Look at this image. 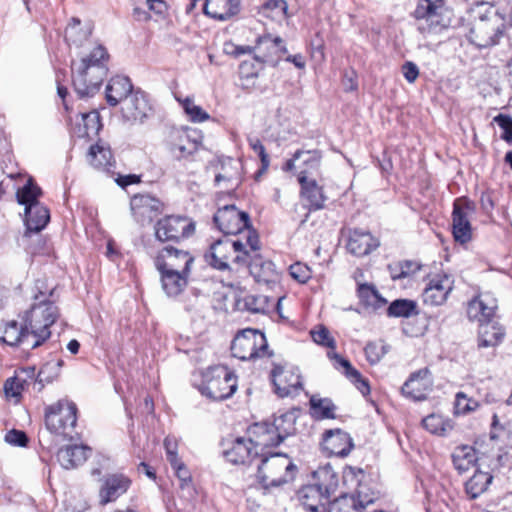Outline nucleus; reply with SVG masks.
<instances>
[{
    "label": "nucleus",
    "mask_w": 512,
    "mask_h": 512,
    "mask_svg": "<svg viewBox=\"0 0 512 512\" xmlns=\"http://www.w3.org/2000/svg\"><path fill=\"white\" fill-rule=\"evenodd\" d=\"M271 379L276 394L282 398L298 395L303 388L301 375L297 368H286L285 366L274 364L271 371Z\"/></svg>",
    "instance_id": "obj_14"
},
{
    "label": "nucleus",
    "mask_w": 512,
    "mask_h": 512,
    "mask_svg": "<svg viewBox=\"0 0 512 512\" xmlns=\"http://www.w3.org/2000/svg\"><path fill=\"white\" fill-rule=\"evenodd\" d=\"M358 296L364 305L374 309H379L387 303L376 288L368 284H361L358 287Z\"/></svg>",
    "instance_id": "obj_46"
},
{
    "label": "nucleus",
    "mask_w": 512,
    "mask_h": 512,
    "mask_svg": "<svg viewBox=\"0 0 512 512\" xmlns=\"http://www.w3.org/2000/svg\"><path fill=\"white\" fill-rule=\"evenodd\" d=\"M267 349L265 335L250 328L238 332L230 346L232 356L243 361L264 357L268 354Z\"/></svg>",
    "instance_id": "obj_9"
},
{
    "label": "nucleus",
    "mask_w": 512,
    "mask_h": 512,
    "mask_svg": "<svg viewBox=\"0 0 512 512\" xmlns=\"http://www.w3.org/2000/svg\"><path fill=\"white\" fill-rule=\"evenodd\" d=\"M453 289V280L447 275L433 277L422 293L425 304L439 306L446 302Z\"/></svg>",
    "instance_id": "obj_21"
},
{
    "label": "nucleus",
    "mask_w": 512,
    "mask_h": 512,
    "mask_svg": "<svg viewBox=\"0 0 512 512\" xmlns=\"http://www.w3.org/2000/svg\"><path fill=\"white\" fill-rule=\"evenodd\" d=\"M91 449L85 445H71L59 449L57 453V460L60 465L65 469H72L83 464Z\"/></svg>",
    "instance_id": "obj_30"
},
{
    "label": "nucleus",
    "mask_w": 512,
    "mask_h": 512,
    "mask_svg": "<svg viewBox=\"0 0 512 512\" xmlns=\"http://www.w3.org/2000/svg\"><path fill=\"white\" fill-rule=\"evenodd\" d=\"M175 471L177 478L180 481V488L192 489V476L190 471L184 465L181 460H178L176 464H170Z\"/></svg>",
    "instance_id": "obj_56"
},
{
    "label": "nucleus",
    "mask_w": 512,
    "mask_h": 512,
    "mask_svg": "<svg viewBox=\"0 0 512 512\" xmlns=\"http://www.w3.org/2000/svg\"><path fill=\"white\" fill-rule=\"evenodd\" d=\"M494 122L504 131L502 138L507 141H512V117L505 114H499L494 117Z\"/></svg>",
    "instance_id": "obj_59"
},
{
    "label": "nucleus",
    "mask_w": 512,
    "mask_h": 512,
    "mask_svg": "<svg viewBox=\"0 0 512 512\" xmlns=\"http://www.w3.org/2000/svg\"><path fill=\"white\" fill-rule=\"evenodd\" d=\"M78 136L92 137L98 134L102 127L100 114L96 110L81 114V123L78 124Z\"/></svg>",
    "instance_id": "obj_41"
},
{
    "label": "nucleus",
    "mask_w": 512,
    "mask_h": 512,
    "mask_svg": "<svg viewBox=\"0 0 512 512\" xmlns=\"http://www.w3.org/2000/svg\"><path fill=\"white\" fill-rule=\"evenodd\" d=\"M222 239L213 241L204 254V260L208 266L213 269H224V253L222 249Z\"/></svg>",
    "instance_id": "obj_49"
},
{
    "label": "nucleus",
    "mask_w": 512,
    "mask_h": 512,
    "mask_svg": "<svg viewBox=\"0 0 512 512\" xmlns=\"http://www.w3.org/2000/svg\"><path fill=\"white\" fill-rule=\"evenodd\" d=\"M357 506L361 507V512H363V509L374 502V497L369 495L365 490L362 484H359V487L356 491L355 496Z\"/></svg>",
    "instance_id": "obj_64"
},
{
    "label": "nucleus",
    "mask_w": 512,
    "mask_h": 512,
    "mask_svg": "<svg viewBox=\"0 0 512 512\" xmlns=\"http://www.w3.org/2000/svg\"><path fill=\"white\" fill-rule=\"evenodd\" d=\"M479 407L478 401L468 398L464 392H458L455 396V414H467Z\"/></svg>",
    "instance_id": "obj_52"
},
{
    "label": "nucleus",
    "mask_w": 512,
    "mask_h": 512,
    "mask_svg": "<svg viewBox=\"0 0 512 512\" xmlns=\"http://www.w3.org/2000/svg\"><path fill=\"white\" fill-rule=\"evenodd\" d=\"M291 277L299 283H306L312 276L311 269L304 263H294L289 267Z\"/></svg>",
    "instance_id": "obj_57"
},
{
    "label": "nucleus",
    "mask_w": 512,
    "mask_h": 512,
    "mask_svg": "<svg viewBox=\"0 0 512 512\" xmlns=\"http://www.w3.org/2000/svg\"><path fill=\"white\" fill-rule=\"evenodd\" d=\"M176 99L181 104L185 114L190 121L200 123L209 119V114L205 112L200 106L196 105L192 98L186 97L181 99L177 97Z\"/></svg>",
    "instance_id": "obj_51"
},
{
    "label": "nucleus",
    "mask_w": 512,
    "mask_h": 512,
    "mask_svg": "<svg viewBox=\"0 0 512 512\" xmlns=\"http://www.w3.org/2000/svg\"><path fill=\"white\" fill-rule=\"evenodd\" d=\"M88 160L95 168L105 169L111 165V150L101 144L92 145L88 152Z\"/></svg>",
    "instance_id": "obj_45"
},
{
    "label": "nucleus",
    "mask_w": 512,
    "mask_h": 512,
    "mask_svg": "<svg viewBox=\"0 0 512 512\" xmlns=\"http://www.w3.org/2000/svg\"><path fill=\"white\" fill-rule=\"evenodd\" d=\"M250 272L257 282L270 283L276 278L274 264L270 261L261 262L258 264L254 262L250 265Z\"/></svg>",
    "instance_id": "obj_50"
},
{
    "label": "nucleus",
    "mask_w": 512,
    "mask_h": 512,
    "mask_svg": "<svg viewBox=\"0 0 512 512\" xmlns=\"http://www.w3.org/2000/svg\"><path fill=\"white\" fill-rule=\"evenodd\" d=\"M322 446L330 456L346 457L354 444L347 432L335 429L324 433Z\"/></svg>",
    "instance_id": "obj_22"
},
{
    "label": "nucleus",
    "mask_w": 512,
    "mask_h": 512,
    "mask_svg": "<svg viewBox=\"0 0 512 512\" xmlns=\"http://www.w3.org/2000/svg\"><path fill=\"white\" fill-rule=\"evenodd\" d=\"M475 212V205L466 198H457L453 203L452 233L456 242L465 244L472 239L470 217Z\"/></svg>",
    "instance_id": "obj_12"
},
{
    "label": "nucleus",
    "mask_w": 512,
    "mask_h": 512,
    "mask_svg": "<svg viewBox=\"0 0 512 512\" xmlns=\"http://www.w3.org/2000/svg\"><path fill=\"white\" fill-rule=\"evenodd\" d=\"M367 361L371 365L377 364L387 353L386 346L382 342H369L364 348Z\"/></svg>",
    "instance_id": "obj_53"
},
{
    "label": "nucleus",
    "mask_w": 512,
    "mask_h": 512,
    "mask_svg": "<svg viewBox=\"0 0 512 512\" xmlns=\"http://www.w3.org/2000/svg\"><path fill=\"white\" fill-rule=\"evenodd\" d=\"M58 317V308L50 300L35 303L19 318H23L27 330L32 338L30 349L41 346L51 335L50 327Z\"/></svg>",
    "instance_id": "obj_3"
},
{
    "label": "nucleus",
    "mask_w": 512,
    "mask_h": 512,
    "mask_svg": "<svg viewBox=\"0 0 512 512\" xmlns=\"http://www.w3.org/2000/svg\"><path fill=\"white\" fill-rule=\"evenodd\" d=\"M422 424L427 431L439 436H444L453 429L449 420H446L441 415L437 414L427 416L423 419Z\"/></svg>",
    "instance_id": "obj_48"
},
{
    "label": "nucleus",
    "mask_w": 512,
    "mask_h": 512,
    "mask_svg": "<svg viewBox=\"0 0 512 512\" xmlns=\"http://www.w3.org/2000/svg\"><path fill=\"white\" fill-rule=\"evenodd\" d=\"M252 52L263 65L276 67L282 56L287 53V48L281 37L264 34L256 39L255 46H238L232 53L239 56Z\"/></svg>",
    "instance_id": "obj_8"
},
{
    "label": "nucleus",
    "mask_w": 512,
    "mask_h": 512,
    "mask_svg": "<svg viewBox=\"0 0 512 512\" xmlns=\"http://www.w3.org/2000/svg\"><path fill=\"white\" fill-rule=\"evenodd\" d=\"M130 208L134 219L145 225L160 213L162 204L159 199L149 194H138L132 197Z\"/></svg>",
    "instance_id": "obj_18"
},
{
    "label": "nucleus",
    "mask_w": 512,
    "mask_h": 512,
    "mask_svg": "<svg viewBox=\"0 0 512 512\" xmlns=\"http://www.w3.org/2000/svg\"><path fill=\"white\" fill-rule=\"evenodd\" d=\"M235 308L238 311L264 314L269 310V300L264 295L246 294L244 297L235 300Z\"/></svg>",
    "instance_id": "obj_37"
},
{
    "label": "nucleus",
    "mask_w": 512,
    "mask_h": 512,
    "mask_svg": "<svg viewBox=\"0 0 512 512\" xmlns=\"http://www.w3.org/2000/svg\"><path fill=\"white\" fill-rule=\"evenodd\" d=\"M419 314L417 303L410 299H396L387 308V315L395 318H409Z\"/></svg>",
    "instance_id": "obj_42"
},
{
    "label": "nucleus",
    "mask_w": 512,
    "mask_h": 512,
    "mask_svg": "<svg viewBox=\"0 0 512 512\" xmlns=\"http://www.w3.org/2000/svg\"><path fill=\"white\" fill-rule=\"evenodd\" d=\"M199 142L188 130L175 129L170 133L169 150L178 160L193 155L198 150Z\"/></svg>",
    "instance_id": "obj_23"
},
{
    "label": "nucleus",
    "mask_w": 512,
    "mask_h": 512,
    "mask_svg": "<svg viewBox=\"0 0 512 512\" xmlns=\"http://www.w3.org/2000/svg\"><path fill=\"white\" fill-rule=\"evenodd\" d=\"M298 413L299 410L292 409L274 417L272 426L277 431L278 436H281L282 442L287 437L295 434Z\"/></svg>",
    "instance_id": "obj_36"
},
{
    "label": "nucleus",
    "mask_w": 512,
    "mask_h": 512,
    "mask_svg": "<svg viewBox=\"0 0 512 512\" xmlns=\"http://www.w3.org/2000/svg\"><path fill=\"white\" fill-rule=\"evenodd\" d=\"M311 336L315 343L335 350V339L330 335L329 330L325 326L320 325L317 329L312 330ZM327 356L329 359L334 360L335 364L344 368L345 376L356 386L362 395L365 396L370 393L368 380L363 378L361 373L356 370L347 359L343 358L335 351H328Z\"/></svg>",
    "instance_id": "obj_7"
},
{
    "label": "nucleus",
    "mask_w": 512,
    "mask_h": 512,
    "mask_svg": "<svg viewBox=\"0 0 512 512\" xmlns=\"http://www.w3.org/2000/svg\"><path fill=\"white\" fill-rule=\"evenodd\" d=\"M253 446L249 444L248 439L238 437L232 442V446L226 450V459L232 464H246L255 455Z\"/></svg>",
    "instance_id": "obj_35"
},
{
    "label": "nucleus",
    "mask_w": 512,
    "mask_h": 512,
    "mask_svg": "<svg viewBox=\"0 0 512 512\" xmlns=\"http://www.w3.org/2000/svg\"><path fill=\"white\" fill-rule=\"evenodd\" d=\"M314 484L306 485L298 492V497L305 509L308 511H317V506L323 504L322 500L326 499L323 492Z\"/></svg>",
    "instance_id": "obj_40"
},
{
    "label": "nucleus",
    "mask_w": 512,
    "mask_h": 512,
    "mask_svg": "<svg viewBox=\"0 0 512 512\" xmlns=\"http://www.w3.org/2000/svg\"><path fill=\"white\" fill-rule=\"evenodd\" d=\"M313 475L314 478L317 479L314 485L320 488L319 490L323 492L326 499H329L338 487V477L336 473L330 466H325L316 470Z\"/></svg>",
    "instance_id": "obj_38"
},
{
    "label": "nucleus",
    "mask_w": 512,
    "mask_h": 512,
    "mask_svg": "<svg viewBox=\"0 0 512 512\" xmlns=\"http://www.w3.org/2000/svg\"><path fill=\"white\" fill-rule=\"evenodd\" d=\"M157 271L162 289L168 297L175 298L186 289L191 272Z\"/></svg>",
    "instance_id": "obj_28"
},
{
    "label": "nucleus",
    "mask_w": 512,
    "mask_h": 512,
    "mask_svg": "<svg viewBox=\"0 0 512 512\" xmlns=\"http://www.w3.org/2000/svg\"><path fill=\"white\" fill-rule=\"evenodd\" d=\"M493 480V476L481 470H476L473 476L466 482V493L475 499L484 493Z\"/></svg>",
    "instance_id": "obj_39"
},
{
    "label": "nucleus",
    "mask_w": 512,
    "mask_h": 512,
    "mask_svg": "<svg viewBox=\"0 0 512 512\" xmlns=\"http://www.w3.org/2000/svg\"><path fill=\"white\" fill-rule=\"evenodd\" d=\"M262 457L258 479L264 489L278 487L294 479L297 467L286 454L273 453Z\"/></svg>",
    "instance_id": "obj_5"
},
{
    "label": "nucleus",
    "mask_w": 512,
    "mask_h": 512,
    "mask_svg": "<svg viewBox=\"0 0 512 512\" xmlns=\"http://www.w3.org/2000/svg\"><path fill=\"white\" fill-rule=\"evenodd\" d=\"M428 373L427 369H421L412 373L409 379L402 386V394L414 401L426 399L431 386Z\"/></svg>",
    "instance_id": "obj_25"
},
{
    "label": "nucleus",
    "mask_w": 512,
    "mask_h": 512,
    "mask_svg": "<svg viewBox=\"0 0 512 512\" xmlns=\"http://www.w3.org/2000/svg\"><path fill=\"white\" fill-rule=\"evenodd\" d=\"M400 273H394L392 271V279H402L407 276H409L412 273H415L420 269L417 263H414L412 261H404L399 263Z\"/></svg>",
    "instance_id": "obj_62"
},
{
    "label": "nucleus",
    "mask_w": 512,
    "mask_h": 512,
    "mask_svg": "<svg viewBox=\"0 0 512 512\" xmlns=\"http://www.w3.org/2000/svg\"><path fill=\"white\" fill-rule=\"evenodd\" d=\"M266 490L262 486L261 488L257 486H250L246 490V502L247 507L251 511L257 510L261 506V500L263 496L266 495Z\"/></svg>",
    "instance_id": "obj_54"
},
{
    "label": "nucleus",
    "mask_w": 512,
    "mask_h": 512,
    "mask_svg": "<svg viewBox=\"0 0 512 512\" xmlns=\"http://www.w3.org/2000/svg\"><path fill=\"white\" fill-rule=\"evenodd\" d=\"M224 374L223 366L209 367L203 373V382L199 386L202 395L212 401H221L224 399L222 388V375Z\"/></svg>",
    "instance_id": "obj_24"
},
{
    "label": "nucleus",
    "mask_w": 512,
    "mask_h": 512,
    "mask_svg": "<svg viewBox=\"0 0 512 512\" xmlns=\"http://www.w3.org/2000/svg\"><path fill=\"white\" fill-rule=\"evenodd\" d=\"M249 146L251 149L257 153V155L260 158L261 161V169L259 170L260 173L265 172L269 165H270V159L269 155L266 153L265 147L257 137H249L248 138Z\"/></svg>",
    "instance_id": "obj_55"
},
{
    "label": "nucleus",
    "mask_w": 512,
    "mask_h": 512,
    "mask_svg": "<svg viewBox=\"0 0 512 512\" xmlns=\"http://www.w3.org/2000/svg\"><path fill=\"white\" fill-rule=\"evenodd\" d=\"M64 365V361L62 359H58L56 361H50L48 363H46L39 371V374H38V378H39V381L42 382V381H49L50 380V377L49 376H46V372L47 371H50V370H54L56 369L55 371V376H57L60 368Z\"/></svg>",
    "instance_id": "obj_63"
},
{
    "label": "nucleus",
    "mask_w": 512,
    "mask_h": 512,
    "mask_svg": "<svg viewBox=\"0 0 512 512\" xmlns=\"http://www.w3.org/2000/svg\"><path fill=\"white\" fill-rule=\"evenodd\" d=\"M193 263L194 257L188 251L172 246L164 247L154 258L156 269L162 271L191 272Z\"/></svg>",
    "instance_id": "obj_13"
},
{
    "label": "nucleus",
    "mask_w": 512,
    "mask_h": 512,
    "mask_svg": "<svg viewBox=\"0 0 512 512\" xmlns=\"http://www.w3.org/2000/svg\"><path fill=\"white\" fill-rule=\"evenodd\" d=\"M474 20L468 33L469 41L479 49L489 48L499 42L505 24L492 7L484 4L473 9Z\"/></svg>",
    "instance_id": "obj_2"
},
{
    "label": "nucleus",
    "mask_w": 512,
    "mask_h": 512,
    "mask_svg": "<svg viewBox=\"0 0 512 512\" xmlns=\"http://www.w3.org/2000/svg\"><path fill=\"white\" fill-rule=\"evenodd\" d=\"M226 222V235L239 234L251 226L249 214L234 204H226Z\"/></svg>",
    "instance_id": "obj_32"
},
{
    "label": "nucleus",
    "mask_w": 512,
    "mask_h": 512,
    "mask_svg": "<svg viewBox=\"0 0 512 512\" xmlns=\"http://www.w3.org/2000/svg\"><path fill=\"white\" fill-rule=\"evenodd\" d=\"M249 444H252L255 455L265 456L264 449L278 446L282 440L277 431L269 423H255L249 430Z\"/></svg>",
    "instance_id": "obj_15"
},
{
    "label": "nucleus",
    "mask_w": 512,
    "mask_h": 512,
    "mask_svg": "<svg viewBox=\"0 0 512 512\" xmlns=\"http://www.w3.org/2000/svg\"><path fill=\"white\" fill-rule=\"evenodd\" d=\"M77 422L76 404L68 400H59L45 409V425L53 434L72 438Z\"/></svg>",
    "instance_id": "obj_6"
},
{
    "label": "nucleus",
    "mask_w": 512,
    "mask_h": 512,
    "mask_svg": "<svg viewBox=\"0 0 512 512\" xmlns=\"http://www.w3.org/2000/svg\"><path fill=\"white\" fill-rule=\"evenodd\" d=\"M310 407L312 415L316 419H334L336 406L329 398H319L313 395L310 398Z\"/></svg>",
    "instance_id": "obj_43"
},
{
    "label": "nucleus",
    "mask_w": 512,
    "mask_h": 512,
    "mask_svg": "<svg viewBox=\"0 0 512 512\" xmlns=\"http://www.w3.org/2000/svg\"><path fill=\"white\" fill-rule=\"evenodd\" d=\"M287 9L288 5L285 0H268L261 6L259 13L274 21H282L286 18Z\"/></svg>",
    "instance_id": "obj_47"
},
{
    "label": "nucleus",
    "mask_w": 512,
    "mask_h": 512,
    "mask_svg": "<svg viewBox=\"0 0 512 512\" xmlns=\"http://www.w3.org/2000/svg\"><path fill=\"white\" fill-rule=\"evenodd\" d=\"M109 55L102 45H98L78 65H72L73 87L80 98L94 96L107 76Z\"/></svg>",
    "instance_id": "obj_1"
},
{
    "label": "nucleus",
    "mask_w": 512,
    "mask_h": 512,
    "mask_svg": "<svg viewBox=\"0 0 512 512\" xmlns=\"http://www.w3.org/2000/svg\"><path fill=\"white\" fill-rule=\"evenodd\" d=\"M263 66L264 65L255 57L250 60L242 61L239 65L238 85L246 90L255 88Z\"/></svg>",
    "instance_id": "obj_33"
},
{
    "label": "nucleus",
    "mask_w": 512,
    "mask_h": 512,
    "mask_svg": "<svg viewBox=\"0 0 512 512\" xmlns=\"http://www.w3.org/2000/svg\"><path fill=\"white\" fill-rule=\"evenodd\" d=\"M446 9L440 6L417 5L413 12L417 29L422 34H437L450 24L445 15Z\"/></svg>",
    "instance_id": "obj_11"
},
{
    "label": "nucleus",
    "mask_w": 512,
    "mask_h": 512,
    "mask_svg": "<svg viewBox=\"0 0 512 512\" xmlns=\"http://www.w3.org/2000/svg\"><path fill=\"white\" fill-rule=\"evenodd\" d=\"M497 300L488 294H482L473 298L467 307V315L471 321L478 324L498 320L496 315Z\"/></svg>",
    "instance_id": "obj_19"
},
{
    "label": "nucleus",
    "mask_w": 512,
    "mask_h": 512,
    "mask_svg": "<svg viewBox=\"0 0 512 512\" xmlns=\"http://www.w3.org/2000/svg\"><path fill=\"white\" fill-rule=\"evenodd\" d=\"M155 237L161 242H179L195 232V223L183 216L169 215L157 221L154 227Z\"/></svg>",
    "instance_id": "obj_10"
},
{
    "label": "nucleus",
    "mask_w": 512,
    "mask_h": 512,
    "mask_svg": "<svg viewBox=\"0 0 512 512\" xmlns=\"http://www.w3.org/2000/svg\"><path fill=\"white\" fill-rule=\"evenodd\" d=\"M295 158L299 159L297 169L299 172L303 169L308 170V176L317 171L320 166L321 153L317 150H298L295 152Z\"/></svg>",
    "instance_id": "obj_44"
},
{
    "label": "nucleus",
    "mask_w": 512,
    "mask_h": 512,
    "mask_svg": "<svg viewBox=\"0 0 512 512\" xmlns=\"http://www.w3.org/2000/svg\"><path fill=\"white\" fill-rule=\"evenodd\" d=\"M20 319V322L16 320L6 322L3 329H0V338L4 343L10 346L23 344L29 347V343H31L32 338L27 330L24 319Z\"/></svg>",
    "instance_id": "obj_27"
},
{
    "label": "nucleus",
    "mask_w": 512,
    "mask_h": 512,
    "mask_svg": "<svg viewBox=\"0 0 512 512\" xmlns=\"http://www.w3.org/2000/svg\"><path fill=\"white\" fill-rule=\"evenodd\" d=\"M133 90L131 80L127 76L116 75L106 85V101L110 106H117L123 103Z\"/></svg>",
    "instance_id": "obj_26"
},
{
    "label": "nucleus",
    "mask_w": 512,
    "mask_h": 512,
    "mask_svg": "<svg viewBox=\"0 0 512 512\" xmlns=\"http://www.w3.org/2000/svg\"><path fill=\"white\" fill-rule=\"evenodd\" d=\"M454 468L463 474L474 467L478 461L477 451L470 445L457 446L452 452Z\"/></svg>",
    "instance_id": "obj_34"
},
{
    "label": "nucleus",
    "mask_w": 512,
    "mask_h": 512,
    "mask_svg": "<svg viewBox=\"0 0 512 512\" xmlns=\"http://www.w3.org/2000/svg\"><path fill=\"white\" fill-rule=\"evenodd\" d=\"M379 246V242L369 232L354 229L350 232L347 250L358 257L369 254L372 250Z\"/></svg>",
    "instance_id": "obj_29"
},
{
    "label": "nucleus",
    "mask_w": 512,
    "mask_h": 512,
    "mask_svg": "<svg viewBox=\"0 0 512 512\" xmlns=\"http://www.w3.org/2000/svg\"><path fill=\"white\" fill-rule=\"evenodd\" d=\"M151 111V106L145 93L139 89L133 90L122 103L121 113L127 121L143 122Z\"/></svg>",
    "instance_id": "obj_20"
},
{
    "label": "nucleus",
    "mask_w": 512,
    "mask_h": 512,
    "mask_svg": "<svg viewBox=\"0 0 512 512\" xmlns=\"http://www.w3.org/2000/svg\"><path fill=\"white\" fill-rule=\"evenodd\" d=\"M164 447L166 450L167 460L170 464H176L178 460V454H177V440L174 437L167 436L164 439Z\"/></svg>",
    "instance_id": "obj_61"
},
{
    "label": "nucleus",
    "mask_w": 512,
    "mask_h": 512,
    "mask_svg": "<svg viewBox=\"0 0 512 512\" xmlns=\"http://www.w3.org/2000/svg\"><path fill=\"white\" fill-rule=\"evenodd\" d=\"M505 336V329L499 321H491L479 325L478 346L480 348L494 347L500 344Z\"/></svg>",
    "instance_id": "obj_31"
},
{
    "label": "nucleus",
    "mask_w": 512,
    "mask_h": 512,
    "mask_svg": "<svg viewBox=\"0 0 512 512\" xmlns=\"http://www.w3.org/2000/svg\"><path fill=\"white\" fill-rule=\"evenodd\" d=\"M298 182L301 190L300 195L304 201L308 203L310 211H317L323 209L327 196L314 178L308 176V170H301L298 172Z\"/></svg>",
    "instance_id": "obj_17"
},
{
    "label": "nucleus",
    "mask_w": 512,
    "mask_h": 512,
    "mask_svg": "<svg viewBox=\"0 0 512 512\" xmlns=\"http://www.w3.org/2000/svg\"><path fill=\"white\" fill-rule=\"evenodd\" d=\"M221 2L222 0H205L203 6L204 14L214 19L224 20Z\"/></svg>",
    "instance_id": "obj_58"
},
{
    "label": "nucleus",
    "mask_w": 512,
    "mask_h": 512,
    "mask_svg": "<svg viewBox=\"0 0 512 512\" xmlns=\"http://www.w3.org/2000/svg\"><path fill=\"white\" fill-rule=\"evenodd\" d=\"M41 193V189L32 179L16 192L17 202L25 206L24 222L27 232H40L50 220L49 210L38 201Z\"/></svg>",
    "instance_id": "obj_4"
},
{
    "label": "nucleus",
    "mask_w": 512,
    "mask_h": 512,
    "mask_svg": "<svg viewBox=\"0 0 512 512\" xmlns=\"http://www.w3.org/2000/svg\"><path fill=\"white\" fill-rule=\"evenodd\" d=\"M99 487V503L106 505L124 495L131 485V480L121 473L104 476Z\"/></svg>",
    "instance_id": "obj_16"
},
{
    "label": "nucleus",
    "mask_w": 512,
    "mask_h": 512,
    "mask_svg": "<svg viewBox=\"0 0 512 512\" xmlns=\"http://www.w3.org/2000/svg\"><path fill=\"white\" fill-rule=\"evenodd\" d=\"M5 441L13 446L25 447L28 443V437L25 432L12 429L6 433Z\"/></svg>",
    "instance_id": "obj_60"
}]
</instances>
